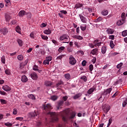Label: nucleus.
<instances>
[{
    "label": "nucleus",
    "instance_id": "7ed1b4c3",
    "mask_svg": "<svg viewBox=\"0 0 127 127\" xmlns=\"http://www.w3.org/2000/svg\"><path fill=\"white\" fill-rule=\"evenodd\" d=\"M60 41H65L64 43H69L70 42V38L67 34H63L60 37Z\"/></svg>",
    "mask_w": 127,
    "mask_h": 127
},
{
    "label": "nucleus",
    "instance_id": "9b49d317",
    "mask_svg": "<svg viewBox=\"0 0 127 127\" xmlns=\"http://www.w3.org/2000/svg\"><path fill=\"white\" fill-rule=\"evenodd\" d=\"M30 76L33 80H37L38 78V76L37 75V74H36V73L35 72H33L31 73Z\"/></svg>",
    "mask_w": 127,
    "mask_h": 127
},
{
    "label": "nucleus",
    "instance_id": "cd10ccee",
    "mask_svg": "<svg viewBox=\"0 0 127 127\" xmlns=\"http://www.w3.org/2000/svg\"><path fill=\"white\" fill-rule=\"evenodd\" d=\"M101 52L102 54H105L107 52V48L106 47H102L101 49Z\"/></svg>",
    "mask_w": 127,
    "mask_h": 127
},
{
    "label": "nucleus",
    "instance_id": "f03ea898",
    "mask_svg": "<svg viewBox=\"0 0 127 127\" xmlns=\"http://www.w3.org/2000/svg\"><path fill=\"white\" fill-rule=\"evenodd\" d=\"M47 115L51 117L53 122H58V114L55 112H47Z\"/></svg>",
    "mask_w": 127,
    "mask_h": 127
},
{
    "label": "nucleus",
    "instance_id": "aec40b11",
    "mask_svg": "<svg viewBox=\"0 0 127 127\" xmlns=\"http://www.w3.org/2000/svg\"><path fill=\"white\" fill-rule=\"evenodd\" d=\"M95 90L96 88L95 87L91 88L87 91V94H88V95H91V94L94 93V91H95Z\"/></svg>",
    "mask_w": 127,
    "mask_h": 127
},
{
    "label": "nucleus",
    "instance_id": "a211bd4d",
    "mask_svg": "<svg viewBox=\"0 0 127 127\" xmlns=\"http://www.w3.org/2000/svg\"><path fill=\"white\" fill-rule=\"evenodd\" d=\"M107 34H113L115 32V30L112 28H108L106 30Z\"/></svg>",
    "mask_w": 127,
    "mask_h": 127
},
{
    "label": "nucleus",
    "instance_id": "f257e3e1",
    "mask_svg": "<svg viewBox=\"0 0 127 127\" xmlns=\"http://www.w3.org/2000/svg\"><path fill=\"white\" fill-rule=\"evenodd\" d=\"M69 112L70 111H69V109H66L63 112H61L60 114L62 117L63 121H64V122H67V121L68 120V119L69 118V116H68V115H69Z\"/></svg>",
    "mask_w": 127,
    "mask_h": 127
},
{
    "label": "nucleus",
    "instance_id": "c9c22d12",
    "mask_svg": "<svg viewBox=\"0 0 127 127\" xmlns=\"http://www.w3.org/2000/svg\"><path fill=\"white\" fill-rule=\"evenodd\" d=\"M122 35L123 37H126L127 36V30H125L122 32Z\"/></svg>",
    "mask_w": 127,
    "mask_h": 127
},
{
    "label": "nucleus",
    "instance_id": "4be33fe9",
    "mask_svg": "<svg viewBox=\"0 0 127 127\" xmlns=\"http://www.w3.org/2000/svg\"><path fill=\"white\" fill-rule=\"evenodd\" d=\"M44 34H46L47 35H49L51 33H52V31L49 29H46L44 31Z\"/></svg>",
    "mask_w": 127,
    "mask_h": 127
},
{
    "label": "nucleus",
    "instance_id": "4d7b16f0",
    "mask_svg": "<svg viewBox=\"0 0 127 127\" xmlns=\"http://www.w3.org/2000/svg\"><path fill=\"white\" fill-rule=\"evenodd\" d=\"M118 54H120V53H117V52L112 53L110 54V56H116V55H118Z\"/></svg>",
    "mask_w": 127,
    "mask_h": 127
},
{
    "label": "nucleus",
    "instance_id": "de8ad7c7",
    "mask_svg": "<svg viewBox=\"0 0 127 127\" xmlns=\"http://www.w3.org/2000/svg\"><path fill=\"white\" fill-rule=\"evenodd\" d=\"M103 20V18L102 17H99L96 20H95V22H100Z\"/></svg>",
    "mask_w": 127,
    "mask_h": 127
},
{
    "label": "nucleus",
    "instance_id": "58836bf2",
    "mask_svg": "<svg viewBox=\"0 0 127 127\" xmlns=\"http://www.w3.org/2000/svg\"><path fill=\"white\" fill-rule=\"evenodd\" d=\"M75 116H76V112H72L70 117H69V119H74Z\"/></svg>",
    "mask_w": 127,
    "mask_h": 127
},
{
    "label": "nucleus",
    "instance_id": "680f3d73",
    "mask_svg": "<svg viewBox=\"0 0 127 127\" xmlns=\"http://www.w3.org/2000/svg\"><path fill=\"white\" fill-rule=\"evenodd\" d=\"M121 17L122 19H126V13H122L121 15Z\"/></svg>",
    "mask_w": 127,
    "mask_h": 127
},
{
    "label": "nucleus",
    "instance_id": "774afa93",
    "mask_svg": "<svg viewBox=\"0 0 127 127\" xmlns=\"http://www.w3.org/2000/svg\"><path fill=\"white\" fill-rule=\"evenodd\" d=\"M26 14L27 15V16H28L29 17V18H30V17H31V16H32L31 13H30V12H28L27 13H26Z\"/></svg>",
    "mask_w": 127,
    "mask_h": 127
},
{
    "label": "nucleus",
    "instance_id": "c03bdc74",
    "mask_svg": "<svg viewBox=\"0 0 127 127\" xmlns=\"http://www.w3.org/2000/svg\"><path fill=\"white\" fill-rule=\"evenodd\" d=\"M123 65H124V64L123 63H120V64H119L117 65V69H121V68L122 67V66H123Z\"/></svg>",
    "mask_w": 127,
    "mask_h": 127
},
{
    "label": "nucleus",
    "instance_id": "412c9836",
    "mask_svg": "<svg viewBox=\"0 0 127 127\" xmlns=\"http://www.w3.org/2000/svg\"><path fill=\"white\" fill-rule=\"evenodd\" d=\"M63 104H64V101H60L58 103V105L57 107V109L59 110L60 109H61V107H62V106H63Z\"/></svg>",
    "mask_w": 127,
    "mask_h": 127
},
{
    "label": "nucleus",
    "instance_id": "a878e982",
    "mask_svg": "<svg viewBox=\"0 0 127 127\" xmlns=\"http://www.w3.org/2000/svg\"><path fill=\"white\" fill-rule=\"evenodd\" d=\"M15 31L16 32H17V33H19V34H21L20 27H19V26H17L16 27Z\"/></svg>",
    "mask_w": 127,
    "mask_h": 127
},
{
    "label": "nucleus",
    "instance_id": "6e6d98bb",
    "mask_svg": "<svg viewBox=\"0 0 127 127\" xmlns=\"http://www.w3.org/2000/svg\"><path fill=\"white\" fill-rule=\"evenodd\" d=\"M89 70L91 72L94 70V65H93V64H91L89 65Z\"/></svg>",
    "mask_w": 127,
    "mask_h": 127
},
{
    "label": "nucleus",
    "instance_id": "e2e57ef3",
    "mask_svg": "<svg viewBox=\"0 0 127 127\" xmlns=\"http://www.w3.org/2000/svg\"><path fill=\"white\" fill-rule=\"evenodd\" d=\"M96 61H97V58L96 57H93V59L92 60V63L93 64H95Z\"/></svg>",
    "mask_w": 127,
    "mask_h": 127
},
{
    "label": "nucleus",
    "instance_id": "ddd939ff",
    "mask_svg": "<svg viewBox=\"0 0 127 127\" xmlns=\"http://www.w3.org/2000/svg\"><path fill=\"white\" fill-rule=\"evenodd\" d=\"M99 51V49H93L91 52L90 54L91 55H98V52Z\"/></svg>",
    "mask_w": 127,
    "mask_h": 127
},
{
    "label": "nucleus",
    "instance_id": "72a5a7b5",
    "mask_svg": "<svg viewBox=\"0 0 127 127\" xmlns=\"http://www.w3.org/2000/svg\"><path fill=\"white\" fill-rule=\"evenodd\" d=\"M33 70H34V71H38L39 73H40V72H41V70H39V69H38V66L37 65H34Z\"/></svg>",
    "mask_w": 127,
    "mask_h": 127
},
{
    "label": "nucleus",
    "instance_id": "5701e85b",
    "mask_svg": "<svg viewBox=\"0 0 127 127\" xmlns=\"http://www.w3.org/2000/svg\"><path fill=\"white\" fill-rule=\"evenodd\" d=\"M108 14L109 11H108V10H103L101 12V14H102V15H104V16H106V15H108Z\"/></svg>",
    "mask_w": 127,
    "mask_h": 127
},
{
    "label": "nucleus",
    "instance_id": "4468645a",
    "mask_svg": "<svg viewBox=\"0 0 127 127\" xmlns=\"http://www.w3.org/2000/svg\"><path fill=\"white\" fill-rule=\"evenodd\" d=\"M21 81L23 83H26L28 81V78L25 75H24L21 76Z\"/></svg>",
    "mask_w": 127,
    "mask_h": 127
},
{
    "label": "nucleus",
    "instance_id": "a18cd8bd",
    "mask_svg": "<svg viewBox=\"0 0 127 127\" xmlns=\"http://www.w3.org/2000/svg\"><path fill=\"white\" fill-rule=\"evenodd\" d=\"M81 80H83L84 82H87V77L85 75H83L80 77Z\"/></svg>",
    "mask_w": 127,
    "mask_h": 127
},
{
    "label": "nucleus",
    "instance_id": "9d476101",
    "mask_svg": "<svg viewBox=\"0 0 127 127\" xmlns=\"http://www.w3.org/2000/svg\"><path fill=\"white\" fill-rule=\"evenodd\" d=\"M113 90V88H109L105 90H104V92L103 93V95L105 96H107V95H109V94H110L111 92Z\"/></svg>",
    "mask_w": 127,
    "mask_h": 127
},
{
    "label": "nucleus",
    "instance_id": "052dcab7",
    "mask_svg": "<svg viewBox=\"0 0 127 127\" xmlns=\"http://www.w3.org/2000/svg\"><path fill=\"white\" fill-rule=\"evenodd\" d=\"M41 27L43 28V27H46L47 26V24L45 23H43L41 24L40 25Z\"/></svg>",
    "mask_w": 127,
    "mask_h": 127
},
{
    "label": "nucleus",
    "instance_id": "473e14b6",
    "mask_svg": "<svg viewBox=\"0 0 127 127\" xmlns=\"http://www.w3.org/2000/svg\"><path fill=\"white\" fill-rule=\"evenodd\" d=\"M64 77L66 80H70L71 79V75L69 73L65 74Z\"/></svg>",
    "mask_w": 127,
    "mask_h": 127
},
{
    "label": "nucleus",
    "instance_id": "e433bc0d",
    "mask_svg": "<svg viewBox=\"0 0 127 127\" xmlns=\"http://www.w3.org/2000/svg\"><path fill=\"white\" fill-rule=\"evenodd\" d=\"M110 47L112 49H113V48H114V47H115V44H114V41H113V40L110 41Z\"/></svg>",
    "mask_w": 127,
    "mask_h": 127
},
{
    "label": "nucleus",
    "instance_id": "423d86ee",
    "mask_svg": "<svg viewBox=\"0 0 127 127\" xmlns=\"http://www.w3.org/2000/svg\"><path fill=\"white\" fill-rule=\"evenodd\" d=\"M79 17L81 20V21L83 23H87V18L84 16V12H82V13L79 14Z\"/></svg>",
    "mask_w": 127,
    "mask_h": 127
},
{
    "label": "nucleus",
    "instance_id": "09e8293b",
    "mask_svg": "<svg viewBox=\"0 0 127 127\" xmlns=\"http://www.w3.org/2000/svg\"><path fill=\"white\" fill-rule=\"evenodd\" d=\"M5 73L6 75H10V69H6L5 70Z\"/></svg>",
    "mask_w": 127,
    "mask_h": 127
},
{
    "label": "nucleus",
    "instance_id": "1a4fd4ad",
    "mask_svg": "<svg viewBox=\"0 0 127 127\" xmlns=\"http://www.w3.org/2000/svg\"><path fill=\"white\" fill-rule=\"evenodd\" d=\"M8 32L7 28L4 27L0 30V33H2L3 35H6Z\"/></svg>",
    "mask_w": 127,
    "mask_h": 127
},
{
    "label": "nucleus",
    "instance_id": "3c124183",
    "mask_svg": "<svg viewBox=\"0 0 127 127\" xmlns=\"http://www.w3.org/2000/svg\"><path fill=\"white\" fill-rule=\"evenodd\" d=\"M4 125L6 126V127H11L12 126V124L9 122H7L4 124Z\"/></svg>",
    "mask_w": 127,
    "mask_h": 127
},
{
    "label": "nucleus",
    "instance_id": "c756f323",
    "mask_svg": "<svg viewBox=\"0 0 127 127\" xmlns=\"http://www.w3.org/2000/svg\"><path fill=\"white\" fill-rule=\"evenodd\" d=\"M45 84L47 87H50V86H52L53 83L51 81H46Z\"/></svg>",
    "mask_w": 127,
    "mask_h": 127
},
{
    "label": "nucleus",
    "instance_id": "dca6fc26",
    "mask_svg": "<svg viewBox=\"0 0 127 127\" xmlns=\"http://www.w3.org/2000/svg\"><path fill=\"white\" fill-rule=\"evenodd\" d=\"M125 22H126V19H122L121 20H118L117 22V24L119 26L123 25V24H124Z\"/></svg>",
    "mask_w": 127,
    "mask_h": 127
},
{
    "label": "nucleus",
    "instance_id": "37998d69",
    "mask_svg": "<svg viewBox=\"0 0 127 127\" xmlns=\"http://www.w3.org/2000/svg\"><path fill=\"white\" fill-rule=\"evenodd\" d=\"M17 42H18V44H19V46H22L23 42L21 40L18 39L17 40Z\"/></svg>",
    "mask_w": 127,
    "mask_h": 127
},
{
    "label": "nucleus",
    "instance_id": "338daca9",
    "mask_svg": "<svg viewBox=\"0 0 127 127\" xmlns=\"http://www.w3.org/2000/svg\"><path fill=\"white\" fill-rule=\"evenodd\" d=\"M60 12H61L63 14H67V12L66 10H62L60 11Z\"/></svg>",
    "mask_w": 127,
    "mask_h": 127
},
{
    "label": "nucleus",
    "instance_id": "c85d7f7f",
    "mask_svg": "<svg viewBox=\"0 0 127 127\" xmlns=\"http://www.w3.org/2000/svg\"><path fill=\"white\" fill-rule=\"evenodd\" d=\"M58 99V96L56 95H53L51 97L52 101H56Z\"/></svg>",
    "mask_w": 127,
    "mask_h": 127
},
{
    "label": "nucleus",
    "instance_id": "8fccbe9b",
    "mask_svg": "<svg viewBox=\"0 0 127 127\" xmlns=\"http://www.w3.org/2000/svg\"><path fill=\"white\" fill-rule=\"evenodd\" d=\"M1 62H2V63H3V64H5V58L4 57V56H2L1 58Z\"/></svg>",
    "mask_w": 127,
    "mask_h": 127
},
{
    "label": "nucleus",
    "instance_id": "13d9d810",
    "mask_svg": "<svg viewBox=\"0 0 127 127\" xmlns=\"http://www.w3.org/2000/svg\"><path fill=\"white\" fill-rule=\"evenodd\" d=\"M109 39H111V40H114L115 39V35H109Z\"/></svg>",
    "mask_w": 127,
    "mask_h": 127
},
{
    "label": "nucleus",
    "instance_id": "ea45409f",
    "mask_svg": "<svg viewBox=\"0 0 127 127\" xmlns=\"http://www.w3.org/2000/svg\"><path fill=\"white\" fill-rule=\"evenodd\" d=\"M41 37H42V39L44 40H48V37L47 36L41 34Z\"/></svg>",
    "mask_w": 127,
    "mask_h": 127
},
{
    "label": "nucleus",
    "instance_id": "2eb2a0df",
    "mask_svg": "<svg viewBox=\"0 0 127 127\" xmlns=\"http://www.w3.org/2000/svg\"><path fill=\"white\" fill-rule=\"evenodd\" d=\"M93 44L95 45V47H97V46H98V47H99V46H101V45L102 44V42H99L98 40H95L93 42Z\"/></svg>",
    "mask_w": 127,
    "mask_h": 127
},
{
    "label": "nucleus",
    "instance_id": "39448f33",
    "mask_svg": "<svg viewBox=\"0 0 127 127\" xmlns=\"http://www.w3.org/2000/svg\"><path fill=\"white\" fill-rule=\"evenodd\" d=\"M69 63L71 65H75L77 63V61L75 58L73 57V56H70L69 58Z\"/></svg>",
    "mask_w": 127,
    "mask_h": 127
},
{
    "label": "nucleus",
    "instance_id": "bb28decb",
    "mask_svg": "<svg viewBox=\"0 0 127 127\" xmlns=\"http://www.w3.org/2000/svg\"><path fill=\"white\" fill-rule=\"evenodd\" d=\"M80 27V29H81V30H82V31H85V30L87 28V26L85 24H82Z\"/></svg>",
    "mask_w": 127,
    "mask_h": 127
},
{
    "label": "nucleus",
    "instance_id": "6ab92c4d",
    "mask_svg": "<svg viewBox=\"0 0 127 127\" xmlns=\"http://www.w3.org/2000/svg\"><path fill=\"white\" fill-rule=\"evenodd\" d=\"M19 16L20 17H22V16L25 15L26 14V12L24 10H21L19 12Z\"/></svg>",
    "mask_w": 127,
    "mask_h": 127
},
{
    "label": "nucleus",
    "instance_id": "0eeeda50",
    "mask_svg": "<svg viewBox=\"0 0 127 127\" xmlns=\"http://www.w3.org/2000/svg\"><path fill=\"white\" fill-rule=\"evenodd\" d=\"M103 111L105 114H108V112L110 111V108L109 105H105L103 107Z\"/></svg>",
    "mask_w": 127,
    "mask_h": 127
},
{
    "label": "nucleus",
    "instance_id": "f704fd0d",
    "mask_svg": "<svg viewBox=\"0 0 127 127\" xmlns=\"http://www.w3.org/2000/svg\"><path fill=\"white\" fill-rule=\"evenodd\" d=\"M64 50H65V47L62 46L59 48L58 51L60 53H61L62 51H64Z\"/></svg>",
    "mask_w": 127,
    "mask_h": 127
},
{
    "label": "nucleus",
    "instance_id": "864d4df0",
    "mask_svg": "<svg viewBox=\"0 0 127 127\" xmlns=\"http://www.w3.org/2000/svg\"><path fill=\"white\" fill-rule=\"evenodd\" d=\"M63 81H60V82H59L58 83H57L56 84V87L58 88V87H59V86H60V85H63Z\"/></svg>",
    "mask_w": 127,
    "mask_h": 127
},
{
    "label": "nucleus",
    "instance_id": "6e6552de",
    "mask_svg": "<svg viewBox=\"0 0 127 127\" xmlns=\"http://www.w3.org/2000/svg\"><path fill=\"white\" fill-rule=\"evenodd\" d=\"M43 108L45 111H48V112H49L50 110H52V106H51V104H48L46 106H43Z\"/></svg>",
    "mask_w": 127,
    "mask_h": 127
},
{
    "label": "nucleus",
    "instance_id": "f8f14e48",
    "mask_svg": "<svg viewBox=\"0 0 127 127\" xmlns=\"http://www.w3.org/2000/svg\"><path fill=\"white\" fill-rule=\"evenodd\" d=\"M2 88L4 91H5V92H8L11 90L10 87L6 85L3 86Z\"/></svg>",
    "mask_w": 127,
    "mask_h": 127
},
{
    "label": "nucleus",
    "instance_id": "b1692460",
    "mask_svg": "<svg viewBox=\"0 0 127 127\" xmlns=\"http://www.w3.org/2000/svg\"><path fill=\"white\" fill-rule=\"evenodd\" d=\"M11 19V17H10V15H9L8 14H5V19L6 21H9V20H10Z\"/></svg>",
    "mask_w": 127,
    "mask_h": 127
},
{
    "label": "nucleus",
    "instance_id": "603ef678",
    "mask_svg": "<svg viewBox=\"0 0 127 127\" xmlns=\"http://www.w3.org/2000/svg\"><path fill=\"white\" fill-rule=\"evenodd\" d=\"M88 46L90 47V48H95V44H92V43H88Z\"/></svg>",
    "mask_w": 127,
    "mask_h": 127
},
{
    "label": "nucleus",
    "instance_id": "f3484780",
    "mask_svg": "<svg viewBox=\"0 0 127 127\" xmlns=\"http://www.w3.org/2000/svg\"><path fill=\"white\" fill-rule=\"evenodd\" d=\"M36 116H37V112L34 111V112H31L29 113L28 117L29 118H34Z\"/></svg>",
    "mask_w": 127,
    "mask_h": 127
},
{
    "label": "nucleus",
    "instance_id": "7c9ffc66",
    "mask_svg": "<svg viewBox=\"0 0 127 127\" xmlns=\"http://www.w3.org/2000/svg\"><path fill=\"white\" fill-rule=\"evenodd\" d=\"M81 96H82V94L81 93H78L75 95L74 96H73V99L74 100H76V99H79V98H80Z\"/></svg>",
    "mask_w": 127,
    "mask_h": 127
},
{
    "label": "nucleus",
    "instance_id": "49530a36",
    "mask_svg": "<svg viewBox=\"0 0 127 127\" xmlns=\"http://www.w3.org/2000/svg\"><path fill=\"white\" fill-rule=\"evenodd\" d=\"M0 102L2 105H5V104L7 103L6 100L4 99H0Z\"/></svg>",
    "mask_w": 127,
    "mask_h": 127
},
{
    "label": "nucleus",
    "instance_id": "0e129e2a",
    "mask_svg": "<svg viewBox=\"0 0 127 127\" xmlns=\"http://www.w3.org/2000/svg\"><path fill=\"white\" fill-rule=\"evenodd\" d=\"M112 121H113V119H112V118H110L109 120V123L108 124L107 127H109V126H111V124H112Z\"/></svg>",
    "mask_w": 127,
    "mask_h": 127
},
{
    "label": "nucleus",
    "instance_id": "5fc2aeb1",
    "mask_svg": "<svg viewBox=\"0 0 127 127\" xmlns=\"http://www.w3.org/2000/svg\"><path fill=\"white\" fill-rule=\"evenodd\" d=\"M30 36L31 38H32V39H34L35 38V36L34 35V33L31 32L30 34Z\"/></svg>",
    "mask_w": 127,
    "mask_h": 127
},
{
    "label": "nucleus",
    "instance_id": "a19ab883",
    "mask_svg": "<svg viewBox=\"0 0 127 127\" xmlns=\"http://www.w3.org/2000/svg\"><path fill=\"white\" fill-rule=\"evenodd\" d=\"M17 59L19 61H22V60H23V56H22V55H18L17 56Z\"/></svg>",
    "mask_w": 127,
    "mask_h": 127
},
{
    "label": "nucleus",
    "instance_id": "79ce46f5",
    "mask_svg": "<svg viewBox=\"0 0 127 127\" xmlns=\"http://www.w3.org/2000/svg\"><path fill=\"white\" fill-rule=\"evenodd\" d=\"M83 6V4L81 3H77L75 4V8H79V7H82Z\"/></svg>",
    "mask_w": 127,
    "mask_h": 127
},
{
    "label": "nucleus",
    "instance_id": "393cba45",
    "mask_svg": "<svg viewBox=\"0 0 127 127\" xmlns=\"http://www.w3.org/2000/svg\"><path fill=\"white\" fill-rule=\"evenodd\" d=\"M73 38H75L76 39H78V40H82L83 39V37L80 35H74L72 36Z\"/></svg>",
    "mask_w": 127,
    "mask_h": 127
},
{
    "label": "nucleus",
    "instance_id": "bf43d9fd",
    "mask_svg": "<svg viewBox=\"0 0 127 127\" xmlns=\"http://www.w3.org/2000/svg\"><path fill=\"white\" fill-rule=\"evenodd\" d=\"M17 109H16V108L13 109V115H17Z\"/></svg>",
    "mask_w": 127,
    "mask_h": 127
},
{
    "label": "nucleus",
    "instance_id": "20e7f679",
    "mask_svg": "<svg viewBox=\"0 0 127 127\" xmlns=\"http://www.w3.org/2000/svg\"><path fill=\"white\" fill-rule=\"evenodd\" d=\"M52 61V57L51 56H48L46 57V60L43 61L44 65H49V62Z\"/></svg>",
    "mask_w": 127,
    "mask_h": 127
},
{
    "label": "nucleus",
    "instance_id": "69168bd1",
    "mask_svg": "<svg viewBox=\"0 0 127 127\" xmlns=\"http://www.w3.org/2000/svg\"><path fill=\"white\" fill-rule=\"evenodd\" d=\"M63 57H65V55H62L61 56H59V57H58V59H60V60H61L62 59V58H63Z\"/></svg>",
    "mask_w": 127,
    "mask_h": 127
},
{
    "label": "nucleus",
    "instance_id": "2f4dec72",
    "mask_svg": "<svg viewBox=\"0 0 127 127\" xmlns=\"http://www.w3.org/2000/svg\"><path fill=\"white\" fill-rule=\"evenodd\" d=\"M28 97L31 100H35V96H34V95H33V94L28 95Z\"/></svg>",
    "mask_w": 127,
    "mask_h": 127
},
{
    "label": "nucleus",
    "instance_id": "4c0bfd02",
    "mask_svg": "<svg viewBox=\"0 0 127 127\" xmlns=\"http://www.w3.org/2000/svg\"><path fill=\"white\" fill-rule=\"evenodd\" d=\"M127 105V97L125 98L124 101L123 102V107H125Z\"/></svg>",
    "mask_w": 127,
    "mask_h": 127
}]
</instances>
